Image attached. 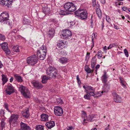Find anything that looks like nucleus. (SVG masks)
I'll use <instances>...</instances> for the list:
<instances>
[{"label": "nucleus", "instance_id": "obj_8", "mask_svg": "<svg viewBox=\"0 0 130 130\" xmlns=\"http://www.w3.org/2000/svg\"><path fill=\"white\" fill-rule=\"evenodd\" d=\"M19 90L23 95L26 98H29L28 95L29 93V90L25 86L21 85L19 88Z\"/></svg>", "mask_w": 130, "mask_h": 130}, {"label": "nucleus", "instance_id": "obj_62", "mask_svg": "<svg viewBox=\"0 0 130 130\" xmlns=\"http://www.w3.org/2000/svg\"><path fill=\"white\" fill-rule=\"evenodd\" d=\"M50 21L52 22H53L54 23H56L57 22V21L55 19H51L50 20Z\"/></svg>", "mask_w": 130, "mask_h": 130}, {"label": "nucleus", "instance_id": "obj_30", "mask_svg": "<svg viewBox=\"0 0 130 130\" xmlns=\"http://www.w3.org/2000/svg\"><path fill=\"white\" fill-rule=\"evenodd\" d=\"M58 53L59 54L63 56H66L67 55V53L64 50L60 49L58 52Z\"/></svg>", "mask_w": 130, "mask_h": 130}, {"label": "nucleus", "instance_id": "obj_2", "mask_svg": "<svg viewBox=\"0 0 130 130\" xmlns=\"http://www.w3.org/2000/svg\"><path fill=\"white\" fill-rule=\"evenodd\" d=\"M9 15L7 13L3 12L0 15V22L4 24H7L10 26V27L11 28V23L9 19Z\"/></svg>", "mask_w": 130, "mask_h": 130}, {"label": "nucleus", "instance_id": "obj_17", "mask_svg": "<svg viewBox=\"0 0 130 130\" xmlns=\"http://www.w3.org/2000/svg\"><path fill=\"white\" fill-rule=\"evenodd\" d=\"M104 84V86L103 88L102 92L107 93L109 89L110 86L107 83Z\"/></svg>", "mask_w": 130, "mask_h": 130}, {"label": "nucleus", "instance_id": "obj_16", "mask_svg": "<svg viewBox=\"0 0 130 130\" xmlns=\"http://www.w3.org/2000/svg\"><path fill=\"white\" fill-rule=\"evenodd\" d=\"M45 125L48 129H51L55 126V122L54 121H51L46 123Z\"/></svg>", "mask_w": 130, "mask_h": 130}, {"label": "nucleus", "instance_id": "obj_36", "mask_svg": "<svg viewBox=\"0 0 130 130\" xmlns=\"http://www.w3.org/2000/svg\"><path fill=\"white\" fill-rule=\"evenodd\" d=\"M103 93V92H95V98H97L98 97L101 96V95H102Z\"/></svg>", "mask_w": 130, "mask_h": 130}, {"label": "nucleus", "instance_id": "obj_37", "mask_svg": "<svg viewBox=\"0 0 130 130\" xmlns=\"http://www.w3.org/2000/svg\"><path fill=\"white\" fill-rule=\"evenodd\" d=\"M118 46L117 43H112L110 44L107 47V49L109 50L111 48L113 47H116Z\"/></svg>", "mask_w": 130, "mask_h": 130}, {"label": "nucleus", "instance_id": "obj_13", "mask_svg": "<svg viewBox=\"0 0 130 130\" xmlns=\"http://www.w3.org/2000/svg\"><path fill=\"white\" fill-rule=\"evenodd\" d=\"M23 23L24 25H28V27L30 29V31H32L33 30L34 28L33 26L30 25V22L29 20L25 18H24L23 19Z\"/></svg>", "mask_w": 130, "mask_h": 130}, {"label": "nucleus", "instance_id": "obj_56", "mask_svg": "<svg viewBox=\"0 0 130 130\" xmlns=\"http://www.w3.org/2000/svg\"><path fill=\"white\" fill-rule=\"evenodd\" d=\"M90 23H91V26H92L93 25V20L92 19V15L91 16V17L90 19Z\"/></svg>", "mask_w": 130, "mask_h": 130}, {"label": "nucleus", "instance_id": "obj_35", "mask_svg": "<svg viewBox=\"0 0 130 130\" xmlns=\"http://www.w3.org/2000/svg\"><path fill=\"white\" fill-rule=\"evenodd\" d=\"M59 14L61 15H65L68 14V12L66 11L63 10H61L59 12Z\"/></svg>", "mask_w": 130, "mask_h": 130}, {"label": "nucleus", "instance_id": "obj_39", "mask_svg": "<svg viewBox=\"0 0 130 130\" xmlns=\"http://www.w3.org/2000/svg\"><path fill=\"white\" fill-rule=\"evenodd\" d=\"M36 130H43V126L40 125H36Z\"/></svg>", "mask_w": 130, "mask_h": 130}, {"label": "nucleus", "instance_id": "obj_4", "mask_svg": "<svg viewBox=\"0 0 130 130\" xmlns=\"http://www.w3.org/2000/svg\"><path fill=\"white\" fill-rule=\"evenodd\" d=\"M75 15L78 16L80 19L82 20L86 19L87 18L88 13L87 11L83 10L78 9L75 11Z\"/></svg>", "mask_w": 130, "mask_h": 130}, {"label": "nucleus", "instance_id": "obj_59", "mask_svg": "<svg viewBox=\"0 0 130 130\" xmlns=\"http://www.w3.org/2000/svg\"><path fill=\"white\" fill-rule=\"evenodd\" d=\"M17 31L15 29H13L11 31V33L12 34L13 33H14V34H15L17 33Z\"/></svg>", "mask_w": 130, "mask_h": 130}, {"label": "nucleus", "instance_id": "obj_27", "mask_svg": "<svg viewBox=\"0 0 130 130\" xmlns=\"http://www.w3.org/2000/svg\"><path fill=\"white\" fill-rule=\"evenodd\" d=\"M7 45L8 44L6 42H4L0 44V45L1 47V48L3 51L8 48V47Z\"/></svg>", "mask_w": 130, "mask_h": 130}, {"label": "nucleus", "instance_id": "obj_60", "mask_svg": "<svg viewBox=\"0 0 130 130\" xmlns=\"http://www.w3.org/2000/svg\"><path fill=\"white\" fill-rule=\"evenodd\" d=\"M95 7L96 9H97V8H100V5L98 3H97L96 4V5Z\"/></svg>", "mask_w": 130, "mask_h": 130}, {"label": "nucleus", "instance_id": "obj_1", "mask_svg": "<svg viewBox=\"0 0 130 130\" xmlns=\"http://www.w3.org/2000/svg\"><path fill=\"white\" fill-rule=\"evenodd\" d=\"M46 74L54 79L58 78L60 77L59 72L54 67L50 66L46 70Z\"/></svg>", "mask_w": 130, "mask_h": 130}, {"label": "nucleus", "instance_id": "obj_53", "mask_svg": "<svg viewBox=\"0 0 130 130\" xmlns=\"http://www.w3.org/2000/svg\"><path fill=\"white\" fill-rule=\"evenodd\" d=\"M76 79L78 83L79 84H80L81 83V82L80 79L78 75L76 76Z\"/></svg>", "mask_w": 130, "mask_h": 130}, {"label": "nucleus", "instance_id": "obj_57", "mask_svg": "<svg viewBox=\"0 0 130 130\" xmlns=\"http://www.w3.org/2000/svg\"><path fill=\"white\" fill-rule=\"evenodd\" d=\"M104 20H103V21L101 22V25L102 26V30H103V29L104 27Z\"/></svg>", "mask_w": 130, "mask_h": 130}, {"label": "nucleus", "instance_id": "obj_23", "mask_svg": "<svg viewBox=\"0 0 130 130\" xmlns=\"http://www.w3.org/2000/svg\"><path fill=\"white\" fill-rule=\"evenodd\" d=\"M64 43L62 41H60L58 42L57 46L59 48H62L64 47Z\"/></svg>", "mask_w": 130, "mask_h": 130}, {"label": "nucleus", "instance_id": "obj_18", "mask_svg": "<svg viewBox=\"0 0 130 130\" xmlns=\"http://www.w3.org/2000/svg\"><path fill=\"white\" fill-rule=\"evenodd\" d=\"M22 113L23 117L27 118L29 117L30 114L28 109V108L23 110Z\"/></svg>", "mask_w": 130, "mask_h": 130}, {"label": "nucleus", "instance_id": "obj_9", "mask_svg": "<svg viewBox=\"0 0 130 130\" xmlns=\"http://www.w3.org/2000/svg\"><path fill=\"white\" fill-rule=\"evenodd\" d=\"M54 112L56 115L60 116H61L63 113V110L61 107L56 106L54 107Z\"/></svg>", "mask_w": 130, "mask_h": 130}, {"label": "nucleus", "instance_id": "obj_14", "mask_svg": "<svg viewBox=\"0 0 130 130\" xmlns=\"http://www.w3.org/2000/svg\"><path fill=\"white\" fill-rule=\"evenodd\" d=\"M113 96V100L115 102L117 103H121L122 99L121 97L116 93H115Z\"/></svg>", "mask_w": 130, "mask_h": 130}, {"label": "nucleus", "instance_id": "obj_49", "mask_svg": "<svg viewBox=\"0 0 130 130\" xmlns=\"http://www.w3.org/2000/svg\"><path fill=\"white\" fill-rule=\"evenodd\" d=\"M106 20L107 22L109 23H110L111 20L109 16L107 15L106 16Z\"/></svg>", "mask_w": 130, "mask_h": 130}, {"label": "nucleus", "instance_id": "obj_45", "mask_svg": "<svg viewBox=\"0 0 130 130\" xmlns=\"http://www.w3.org/2000/svg\"><path fill=\"white\" fill-rule=\"evenodd\" d=\"M8 111H10L8 109V105L7 103H5L3 106Z\"/></svg>", "mask_w": 130, "mask_h": 130}, {"label": "nucleus", "instance_id": "obj_11", "mask_svg": "<svg viewBox=\"0 0 130 130\" xmlns=\"http://www.w3.org/2000/svg\"><path fill=\"white\" fill-rule=\"evenodd\" d=\"M5 91L8 94L10 95L14 92V88L11 85H8L7 86Z\"/></svg>", "mask_w": 130, "mask_h": 130}, {"label": "nucleus", "instance_id": "obj_3", "mask_svg": "<svg viewBox=\"0 0 130 130\" xmlns=\"http://www.w3.org/2000/svg\"><path fill=\"white\" fill-rule=\"evenodd\" d=\"M47 52V51L46 46L43 45L40 47L39 50H37V56L40 60H43L45 58Z\"/></svg>", "mask_w": 130, "mask_h": 130}, {"label": "nucleus", "instance_id": "obj_63", "mask_svg": "<svg viewBox=\"0 0 130 130\" xmlns=\"http://www.w3.org/2000/svg\"><path fill=\"white\" fill-rule=\"evenodd\" d=\"M122 9L124 11H126V10H127V9L128 10L127 7L125 6L124 7H123Z\"/></svg>", "mask_w": 130, "mask_h": 130}, {"label": "nucleus", "instance_id": "obj_6", "mask_svg": "<svg viewBox=\"0 0 130 130\" xmlns=\"http://www.w3.org/2000/svg\"><path fill=\"white\" fill-rule=\"evenodd\" d=\"M65 9L70 12H73L76 9L75 6L72 2H67L64 5Z\"/></svg>", "mask_w": 130, "mask_h": 130}, {"label": "nucleus", "instance_id": "obj_24", "mask_svg": "<svg viewBox=\"0 0 130 130\" xmlns=\"http://www.w3.org/2000/svg\"><path fill=\"white\" fill-rule=\"evenodd\" d=\"M2 80L3 82L2 85H4L8 81V78H7V76L4 74H2Z\"/></svg>", "mask_w": 130, "mask_h": 130}, {"label": "nucleus", "instance_id": "obj_50", "mask_svg": "<svg viewBox=\"0 0 130 130\" xmlns=\"http://www.w3.org/2000/svg\"><path fill=\"white\" fill-rule=\"evenodd\" d=\"M57 102L59 103L62 104L63 103V102L62 100V99H61V98H60L57 99Z\"/></svg>", "mask_w": 130, "mask_h": 130}, {"label": "nucleus", "instance_id": "obj_48", "mask_svg": "<svg viewBox=\"0 0 130 130\" xmlns=\"http://www.w3.org/2000/svg\"><path fill=\"white\" fill-rule=\"evenodd\" d=\"M95 92H93L90 91L89 92H88V93L91 96H94L95 98Z\"/></svg>", "mask_w": 130, "mask_h": 130}, {"label": "nucleus", "instance_id": "obj_7", "mask_svg": "<svg viewBox=\"0 0 130 130\" xmlns=\"http://www.w3.org/2000/svg\"><path fill=\"white\" fill-rule=\"evenodd\" d=\"M62 38L64 39H69L72 36L71 31L69 30L66 29L61 32L60 35Z\"/></svg>", "mask_w": 130, "mask_h": 130}, {"label": "nucleus", "instance_id": "obj_41", "mask_svg": "<svg viewBox=\"0 0 130 130\" xmlns=\"http://www.w3.org/2000/svg\"><path fill=\"white\" fill-rule=\"evenodd\" d=\"M6 39V37L3 34H0V40L4 41Z\"/></svg>", "mask_w": 130, "mask_h": 130}, {"label": "nucleus", "instance_id": "obj_31", "mask_svg": "<svg viewBox=\"0 0 130 130\" xmlns=\"http://www.w3.org/2000/svg\"><path fill=\"white\" fill-rule=\"evenodd\" d=\"M96 12L98 17L100 19L101 18L102 12L100 8L96 9Z\"/></svg>", "mask_w": 130, "mask_h": 130}, {"label": "nucleus", "instance_id": "obj_12", "mask_svg": "<svg viewBox=\"0 0 130 130\" xmlns=\"http://www.w3.org/2000/svg\"><path fill=\"white\" fill-rule=\"evenodd\" d=\"M31 83L34 87L37 89H41L43 87L41 84L38 81H32Z\"/></svg>", "mask_w": 130, "mask_h": 130}, {"label": "nucleus", "instance_id": "obj_19", "mask_svg": "<svg viewBox=\"0 0 130 130\" xmlns=\"http://www.w3.org/2000/svg\"><path fill=\"white\" fill-rule=\"evenodd\" d=\"M21 129L22 130H30V128L27 124L21 122Z\"/></svg>", "mask_w": 130, "mask_h": 130}, {"label": "nucleus", "instance_id": "obj_40", "mask_svg": "<svg viewBox=\"0 0 130 130\" xmlns=\"http://www.w3.org/2000/svg\"><path fill=\"white\" fill-rule=\"evenodd\" d=\"M82 117L83 119H86L87 118V115L85 111H82Z\"/></svg>", "mask_w": 130, "mask_h": 130}, {"label": "nucleus", "instance_id": "obj_5", "mask_svg": "<svg viewBox=\"0 0 130 130\" xmlns=\"http://www.w3.org/2000/svg\"><path fill=\"white\" fill-rule=\"evenodd\" d=\"M38 58L36 55H34L28 57L26 59V63L29 65L34 66L37 62Z\"/></svg>", "mask_w": 130, "mask_h": 130}, {"label": "nucleus", "instance_id": "obj_34", "mask_svg": "<svg viewBox=\"0 0 130 130\" xmlns=\"http://www.w3.org/2000/svg\"><path fill=\"white\" fill-rule=\"evenodd\" d=\"M48 79V77L46 75H44L42 78V81L43 83H46L47 80Z\"/></svg>", "mask_w": 130, "mask_h": 130}, {"label": "nucleus", "instance_id": "obj_15", "mask_svg": "<svg viewBox=\"0 0 130 130\" xmlns=\"http://www.w3.org/2000/svg\"><path fill=\"white\" fill-rule=\"evenodd\" d=\"M108 76L105 70L104 71V74L101 77L102 81L103 83H106Z\"/></svg>", "mask_w": 130, "mask_h": 130}, {"label": "nucleus", "instance_id": "obj_64", "mask_svg": "<svg viewBox=\"0 0 130 130\" xmlns=\"http://www.w3.org/2000/svg\"><path fill=\"white\" fill-rule=\"evenodd\" d=\"M110 125L108 124L107 127H106L104 130H110L109 129Z\"/></svg>", "mask_w": 130, "mask_h": 130}, {"label": "nucleus", "instance_id": "obj_20", "mask_svg": "<svg viewBox=\"0 0 130 130\" xmlns=\"http://www.w3.org/2000/svg\"><path fill=\"white\" fill-rule=\"evenodd\" d=\"M55 30L53 28H51L47 33V36L50 38H52L54 35Z\"/></svg>", "mask_w": 130, "mask_h": 130}, {"label": "nucleus", "instance_id": "obj_32", "mask_svg": "<svg viewBox=\"0 0 130 130\" xmlns=\"http://www.w3.org/2000/svg\"><path fill=\"white\" fill-rule=\"evenodd\" d=\"M96 117L93 115H89L88 118V120L90 122H92L96 120Z\"/></svg>", "mask_w": 130, "mask_h": 130}, {"label": "nucleus", "instance_id": "obj_46", "mask_svg": "<svg viewBox=\"0 0 130 130\" xmlns=\"http://www.w3.org/2000/svg\"><path fill=\"white\" fill-rule=\"evenodd\" d=\"M68 24L70 26V27H71L75 24V22L74 21L69 22H68Z\"/></svg>", "mask_w": 130, "mask_h": 130}, {"label": "nucleus", "instance_id": "obj_29", "mask_svg": "<svg viewBox=\"0 0 130 130\" xmlns=\"http://www.w3.org/2000/svg\"><path fill=\"white\" fill-rule=\"evenodd\" d=\"M120 82L121 84V85L124 88H126V85L125 84V82L124 80V79L123 78H121V77L119 78Z\"/></svg>", "mask_w": 130, "mask_h": 130}, {"label": "nucleus", "instance_id": "obj_21", "mask_svg": "<svg viewBox=\"0 0 130 130\" xmlns=\"http://www.w3.org/2000/svg\"><path fill=\"white\" fill-rule=\"evenodd\" d=\"M96 55L94 57H93L92 59L91 62V67L92 69L94 68L96 64Z\"/></svg>", "mask_w": 130, "mask_h": 130}, {"label": "nucleus", "instance_id": "obj_47", "mask_svg": "<svg viewBox=\"0 0 130 130\" xmlns=\"http://www.w3.org/2000/svg\"><path fill=\"white\" fill-rule=\"evenodd\" d=\"M1 127L3 129L5 127V123L4 121L2 120L1 122Z\"/></svg>", "mask_w": 130, "mask_h": 130}, {"label": "nucleus", "instance_id": "obj_54", "mask_svg": "<svg viewBox=\"0 0 130 130\" xmlns=\"http://www.w3.org/2000/svg\"><path fill=\"white\" fill-rule=\"evenodd\" d=\"M92 6L93 7L95 6L96 3V0H92Z\"/></svg>", "mask_w": 130, "mask_h": 130}, {"label": "nucleus", "instance_id": "obj_55", "mask_svg": "<svg viewBox=\"0 0 130 130\" xmlns=\"http://www.w3.org/2000/svg\"><path fill=\"white\" fill-rule=\"evenodd\" d=\"M90 55V53L88 52H87V54L86 57V60H88L89 58V56Z\"/></svg>", "mask_w": 130, "mask_h": 130}, {"label": "nucleus", "instance_id": "obj_10", "mask_svg": "<svg viewBox=\"0 0 130 130\" xmlns=\"http://www.w3.org/2000/svg\"><path fill=\"white\" fill-rule=\"evenodd\" d=\"M19 117L18 115L13 114L9 119V122L10 125L16 123Z\"/></svg>", "mask_w": 130, "mask_h": 130}, {"label": "nucleus", "instance_id": "obj_52", "mask_svg": "<svg viewBox=\"0 0 130 130\" xmlns=\"http://www.w3.org/2000/svg\"><path fill=\"white\" fill-rule=\"evenodd\" d=\"M87 90H88V91L89 90H92L94 91L95 90V89L94 88H93V87L91 86H87Z\"/></svg>", "mask_w": 130, "mask_h": 130}, {"label": "nucleus", "instance_id": "obj_26", "mask_svg": "<svg viewBox=\"0 0 130 130\" xmlns=\"http://www.w3.org/2000/svg\"><path fill=\"white\" fill-rule=\"evenodd\" d=\"M14 77L18 82H23V80L21 76L18 75L17 74H15L14 75Z\"/></svg>", "mask_w": 130, "mask_h": 130}, {"label": "nucleus", "instance_id": "obj_44", "mask_svg": "<svg viewBox=\"0 0 130 130\" xmlns=\"http://www.w3.org/2000/svg\"><path fill=\"white\" fill-rule=\"evenodd\" d=\"M89 95V94H88V92H87V94L85 95L84 97L85 99L88 100H90V96Z\"/></svg>", "mask_w": 130, "mask_h": 130}, {"label": "nucleus", "instance_id": "obj_38", "mask_svg": "<svg viewBox=\"0 0 130 130\" xmlns=\"http://www.w3.org/2000/svg\"><path fill=\"white\" fill-rule=\"evenodd\" d=\"M12 50L13 51L16 52H19L20 51L19 46L18 45L13 46L12 48Z\"/></svg>", "mask_w": 130, "mask_h": 130}, {"label": "nucleus", "instance_id": "obj_33", "mask_svg": "<svg viewBox=\"0 0 130 130\" xmlns=\"http://www.w3.org/2000/svg\"><path fill=\"white\" fill-rule=\"evenodd\" d=\"M43 11L44 13L47 14L49 13L50 10L49 8L46 7L43 8Z\"/></svg>", "mask_w": 130, "mask_h": 130}, {"label": "nucleus", "instance_id": "obj_28", "mask_svg": "<svg viewBox=\"0 0 130 130\" xmlns=\"http://www.w3.org/2000/svg\"><path fill=\"white\" fill-rule=\"evenodd\" d=\"M85 70L87 74L92 73L94 70L93 69L91 70L88 66H86Z\"/></svg>", "mask_w": 130, "mask_h": 130}, {"label": "nucleus", "instance_id": "obj_61", "mask_svg": "<svg viewBox=\"0 0 130 130\" xmlns=\"http://www.w3.org/2000/svg\"><path fill=\"white\" fill-rule=\"evenodd\" d=\"M114 28L118 30L120 29L119 26H118L117 25H115V24H114Z\"/></svg>", "mask_w": 130, "mask_h": 130}, {"label": "nucleus", "instance_id": "obj_22", "mask_svg": "<svg viewBox=\"0 0 130 130\" xmlns=\"http://www.w3.org/2000/svg\"><path fill=\"white\" fill-rule=\"evenodd\" d=\"M48 117V116L47 114L43 113L41 116V120L44 121H47Z\"/></svg>", "mask_w": 130, "mask_h": 130}, {"label": "nucleus", "instance_id": "obj_51", "mask_svg": "<svg viewBox=\"0 0 130 130\" xmlns=\"http://www.w3.org/2000/svg\"><path fill=\"white\" fill-rule=\"evenodd\" d=\"M124 53L126 57H128V53L127 50L126 49H125L124 50Z\"/></svg>", "mask_w": 130, "mask_h": 130}, {"label": "nucleus", "instance_id": "obj_43", "mask_svg": "<svg viewBox=\"0 0 130 130\" xmlns=\"http://www.w3.org/2000/svg\"><path fill=\"white\" fill-rule=\"evenodd\" d=\"M5 52L6 54V55H9L11 53V51L8 48L4 51Z\"/></svg>", "mask_w": 130, "mask_h": 130}, {"label": "nucleus", "instance_id": "obj_25", "mask_svg": "<svg viewBox=\"0 0 130 130\" xmlns=\"http://www.w3.org/2000/svg\"><path fill=\"white\" fill-rule=\"evenodd\" d=\"M68 59L64 57H62L59 59V62L62 64H64L67 62Z\"/></svg>", "mask_w": 130, "mask_h": 130}, {"label": "nucleus", "instance_id": "obj_42", "mask_svg": "<svg viewBox=\"0 0 130 130\" xmlns=\"http://www.w3.org/2000/svg\"><path fill=\"white\" fill-rule=\"evenodd\" d=\"M102 52L101 51L99 50L98 51L97 53V56L98 59H100L102 57Z\"/></svg>", "mask_w": 130, "mask_h": 130}, {"label": "nucleus", "instance_id": "obj_58", "mask_svg": "<svg viewBox=\"0 0 130 130\" xmlns=\"http://www.w3.org/2000/svg\"><path fill=\"white\" fill-rule=\"evenodd\" d=\"M100 2L102 4L104 5L106 3L105 0H99Z\"/></svg>", "mask_w": 130, "mask_h": 130}]
</instances>
